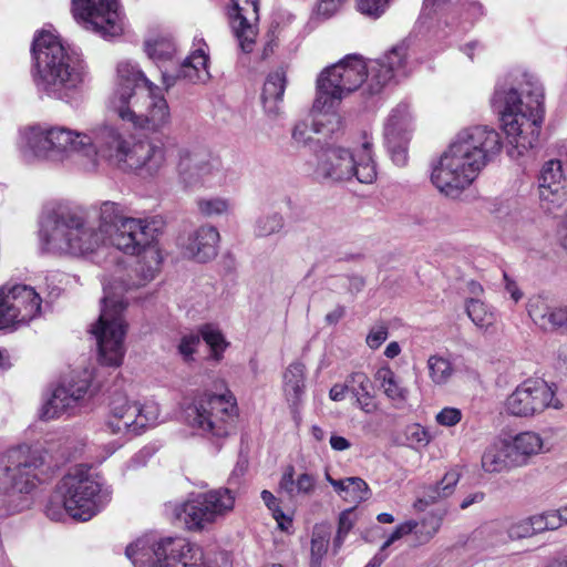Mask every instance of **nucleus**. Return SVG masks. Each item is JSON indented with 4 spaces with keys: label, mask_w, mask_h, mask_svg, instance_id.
<instances>
[{
    "label": "nucleus",
    "mask_w": 567,
    "mask_h": 567,
    "mask_svg": "<svg viewBox=\"0 0 567 567\" xmlns=\"http://www.w3.org/2000/svg\"><path fill=\"white\" fill-rule=\"evenodd\" d=\"M156 238L153 220L128 217L120 204L111 200L89 208L59 207L42 219L40 243L47 252L90 257L110 245L125 255L141 257L134 279L116 278L104 284L101 313L90 330L103 365L117 368L123 362L127 328L124 317L127 301L123 291L144 286L155 278L162 262Z\"/></svg>",
    "instance_id": "obj_1"
},
{
    "label": "nucleus",
    "mask_w": 567,
    "mask_h": 567,
    "mask_svg": "<svg viewBox=\"0 0 567 567\" xmlns=\"http://www.w3.org/2000/svg\"><path fill=\"white\" fill-rule=\"evenodd\" d=\"M514 82L517 87L505 93L498 126L504 135L502 146L512 159L518 161L538 143L544 91L538 80L527 72H517Z\"/></svg>",
    "instance_id": "obj_2"
},
{
    "label": "nucleus",
    "mask_w": 567,
    "mask_h": 567,
    "mask_svg": "<svg viewBox=\"0 0 567 567\" xmlns=\"http://www.w3.org/2000/svg\"><path fill=\"white\" fill-rule=\"evenodd\" d=\"M31 55L34 85L51 99L69 102L90 79L87 64L81 54L65 48L51 32L35 34Z\"/></svg>",
    "instance_id": "obj_3"
},
{
    "label": "nucleus",
    "mask_w": 567,
    "mask_h": 567,
    "mask_svg": "<svg viewBox=\"0 0 567 567\" xmlns=\"http://www.w3.org/2000/svg\"><path fill=\"white\" fill-rule=\"evenodd\" d=\"M496 146V132L486 126L461 131L433 165L431 182L447 197L456 198L477 177Z\"/></svg>",
    "instance_id": "obj_4"
},
{
    "label": "nucleus",
    "mask_w": 567,
    "mask_h": 567,
    "mask_svg": "<svg viewBox=\"0 0 567 567\" xmlns=\"http://www.w3.org/2000/svg\"><path fill=\"white\" fill-rule=\"evenodd\" d=\"M161 90L131 61L117 64L116 87L109 107L134 128L159 133L171 124V112Z\"/></svg>",
    "instance_id": "obj_5"
},
{
    "label": "nucleus",
    "mask_w": 567,
    "mask_h": 567,
    "mask_svg": "<svg viewBox=\"0 0 567 567\" xmlns=\"http://www.w3.org/2000/svg\"><path fill=\"white\" fill-rule=\"evenodd\" d=\"M42 465L40 452L29 447L12 449L0 456V517L28 507L27 495L39 483L38 470Z\"/></svg>",
    "instance_id": "obj_6"
},
{
    "label": "nucleus",
    "mask_w": 567,
    "mask_h": 567,
    "mask_svg": "<svg viewBox=\"0 0 567 567\" xmlns=\"http://www.w3.org/2000/svg\"><path fill=\"white\" fill-rule=\"evenodd\" d=\"M125 555L135 567H218L202 547L179 536L138 538Z\"/></svg>",
    "instance_id": "obj_7"
},
{
    "label": "nucleus",
    "mask_w": 567,
    "mask_h": 567,
    "mask_svg": "<svg viewBox=\"0 0 567 567\" xmlns=\"http://www.w3.org/2000/svg\"><path fill=\"white\" fill-rule=\"evenodd\" d=\"M28 148L35 157L87 171V156L92 155L89 134L66 126L37 125L25 133Z\"/></svg>",
    "instance_id": "obj_8"
},
{
    "label": "nucleus",
    "mask_w": 567,
    "mask_h": 567,
    "mask_svg": "<svg viewBox=\"0 0 567 567\" xmlns=\"http://www.w3.org/2000/svg\"><path fill=\"white\" fill-rule=\"evenodd\" d=\"M364 82L370 92V62L365 63L358 54L347 55L338 63L326 68L318 76L313 110L324 111L338 123L339 115L334 112V107Z\"/></svg>",
    "instance_id": "obj_9"
},
{
    "label": "nucleus",
    "mask_w": 567,
    "mask_h": 567,
    "mask_svg": "<svg viewBox=\"0 0 567 567\" xmlns=\"http://www.w3.org/2000/svg\"><path fill=\"white\" fill-rule=\"evenodd\" d=\"M56 492L68 515L80 522L90 520L111 498V491L102 480L83 465L69 471L59 482Z\"/></svg>",
    "instance_id": "obj_10"
},
{
    "label": "nucleus",
    "mask_w": 567,
    "mask_h": 567,
    "mask_svg": "<svg viewBox=\"0 0 567 567\" xmlns=\"http://www.w3.org/2000/svg\"><path fill=\"white\" fill-rule=\"evenodd\" d=\"M237 416L236 401L226 394H198L184 409L188 426L197 434L209 439L229 435Z\"/></svg>",
    "instance_id": "obj_11"
},
{
    "label": "nucleus",
    "mask_w": 567,
    "mask_h": 567,
    "mask_svg": "<svg viewBox=\"0 0 567 567\" xmlns=\"http://www.w3.org/2000/svg\"><path fill=\"white\" fill-rule=\"evenodd\" d=\"M371 146L365 140L355 153L341 146L324 148L318 155L317 177L329 182H347L355 177L359 183L372 184L377 179V167Z\"/></svg>",
    "instance_id": "obj_12"
},
{
    "label": "nucleus",
    "mask_w": 567,
    "mask_h": 567,
    "mask_svg": "<svg viewBox=\"0 0 567 567\" xmlns=\"http://www.w3.org/2000/svg\"><path fill=\"white\" fill-rule=\"evenodd\" d=\"M235 494L220 487L190 495L176 507V517L192 532L203 530L224 519L235 507Z\"/></svg>",
    "instance_id": "obj_13"
},
{
    "label": "nucleus",
    "mask_w": 567,
    "mask_h": 567,
    "mask_svg": "<svg viewBox=\"0 0 567 567\" xmlns=\"http://www.w3.org/2000/svg\"><path fill=\"white\" fill-rule=\"evenodd\" d=\"M178 183L185 189L220 186L226 171L219 156L206 151L182 147L177 153Z\"/></svg>",
    "instance_id": "obj_14"
},
{
    "label": "nucleus",
    "mask_w": 567,
    "mask_h": 567,
    "mask_svg": "<svg viewBox=\"0 0 567 567\" xmlns=\"http://www.w3.org/2000/svg\"><path fill=\"white\" fill-rule=\"evenodd\" d=\"M92 155L87 156V171L96 168L99 158H105L118 167H123L135 140L124 124L103 122L87 132Z\"/></svg>",
    "instance_id": "obj_15"
},
{
    "label": "nucleus",
    "mask_w": 567,
    "mask_h": 567,
    "mask_svg": "<svg viewBox=\"0 0 567 567\" xmlns=\"http://www.w3.org/2000/svg\"><path fill=\"white\" fill-rule=\"evenodd\" d=\"M158 417L159 406L156 402L147 401L141 404L126 398H118L111 403L106 426L113 434L136 435L156 425Z\"/></svg>",
    "instance_id": "obj_16"
},
{
    "label": "nucleus",
    "mask_w": 567,
    "mask_h": 567,
    "mask_svg": "<svg viewBox=\"0 0 567 567\" xmlns=\"http://www.w3.org/2000/svg\"><path fill=\"white\" fill-rule=\"evenodd\" d=\"M72 10L84 29L104 39L118 37L123 32V18L117 0H73Z\"/></svg>",
    "instance_id": "obj_17"
},
{
    "label": "nucleus",
    "mask_w": 567,
    "mask_h": 567,
    "mask_svg": "<svg viewBox=\"0 0 567 567\" xmlns=\"http://www.w3.org/2000/svg\"><path fill=\"white\" fill-rule=\"evenodd\" d=\"M504 408L509 415L530 417L543 413L547 408L559 409L560 403L545 381L527 379L506 398Z\"/></svg>",
    "instance_id": "obj_18"
},
{
    "label": "nucleus",
    "mask_w": 567,
    "mask_h": 567,
    "mask_svg": "<svg viewBox=\"0 0 567 567\" xmlns=\"http://www.w3.org/2000/svg\"><path fill=\"white\" fill-rule=\"evenodd\" d=\"M498 443V471L526 466L533 457L549 451L535 431H502Z\"/></svg>",
    "instance_id": "obj_19"
},
{
    "label": "nucleus",
    "mask_w": 567,
    "mask_h": 567,
    "mask_svg": "<svg viewBox=\"0 0 567 567\" xmlns=\"http://www.w3.org/2000/svg\"><path fill=\"white\" fill-rule=\"evenodd\" d=\"M413 131L412 116L409 106L398 104L384 123V138L393 163L404 166L408 163V145Z\"/></svg>",
    "instance_id": "obj_20"
},
{
    "label": "nucleus",
    "mask_w": 567,
    "mask_h": 567,
    "mask_svg": "<svg viewBox=\"0 0 567 567\" xmlns=\"http://www.w3.org/2000/svg\"><path fill=\"white\" fill-rule=\"evenodd\" d=\"M230 25L240 50L250 53L256 44L259 0H230Z\"/></svg>",
    "instance_id": "obj_21"
},
{
    "label": "nucleus",
    "mask_w": 567,
    "mask_h": 567,
    "mask_svg": "<svg viewBox=\"0 0 567 567\" xmlns=\"http://www.w3.org/2000/svg\"><path fill=\"white\" fill-rule=\"evenodd\" d=\"M166 162V147L162 140L138 141L134 142L122 168L154 177L165 167Z\"/></svg>",
    "instance_id": "obj_22"
},
{
    "label": "nucleus",
    "mask_w": 567,
    "mask_h": 567,
    "mask_svg": "<svg viewBox=\"0 0 567 567\" xmlns=\"http://www.w3.org/2000/svg\"><path fill=\"white\" fill-rule=\"evenodd\" d=\"M90 384L87 380H70L58 385L40 409V419L44 421L58 419L71 413L79 402L86 395Z\"/></svg>",
    "instance_id": "obj_23"
},
{
    "label": "nucleus",
    "mask_w": 567,
    "mask_h": 567,
    "mask_svg": "<svg viewBox=\"0 0 567 567\" xmlns=\"http://www.w3.org/2000/svg\"><path fill=\"white\" fill-rule=\"evenodd\" d=\"M540 207L547 213L559 209L567 199L566 177L561 162L549 159L544 163L538 177Z\"/></svg>",
    "instance_id": "obj_24"
},
{
    "label": "nucleus",
    "mask_w": 567,
    "mask_h": 567,
    "mask_svg": "<svg viewBox=\"0 0 567 567\" xmlns=\"http://www.w3.org/2000/svg\"><path fill=\"white\" fill-rule=\"evenodd\" d=\"M406 48L396 45L383 58L370 61V93H379L392 79L405 75Z\"/></svg>",
    "instance_id": "obj_25"
},
{
    "label": "nucleus",
    "mask_w": 567,
    "mask_h": 567,
    "mask_svg": "<svg viewBox=\"0 0 567 567\" xmlns=\"http://www.w3.org/2000/svg\"><path fill=\"white\" fill-rule=\"evenodd\" d=\"M218 230L210 225H203L190 231L182 243L184 256L198 262H206L217 255Z\"/></svg>",
    "instance_id": "obj_26"
},
{
    "label": "nucleus",
    "mask_w": 567,
    "mask_h": 567,
    "mask_svg": "<svg viewBox=\"0 0 567 567\" xmlns=\"http://www.w3.org/2000/svg\"><path fill=\"white\" fill-rule=\"evenodd\" d=\"M13 311L17 315V323L25 324L40 317L42 298L35 289L28 285L7 286Z\"/></svg>",
    "instance_id": "obj_27"
},
{
    "label": "nucleus",
    "mask_w": 567,
    "mask_h": 567,
    "mask_svg": "<svg viewBox=\"0 0 567 567\" xmlns=\"http://www.w3.org/2000/svg\"><path fill=\"white\" fill-rule=\"evenodd\" d=\"M527 311L534 323L543 330L567 328V306L551 307L538 296L528 300Z\"/></svg>",
    "instance_id": "obj_28"
},
{
    "label": "nucleus",
    "mask_w": 567,
    "mask_h": 567,
    "mask_svg": "<svg viewBox=\"0 0 567 567\" xmlns=\"http://www.w3.org/2000/svg\"><path fill=\"white\" fill-rule=\"evenodd\" d=\"M179 69L175 75L163 73L166 87L174 84L176 79H186L190 82L204 81L207 75L208 55L203 48L196 49L190 55L178 60Z\"/></svg>",
    "instance_id": "obj_29"
},
{
    "label": "nucleus",
    "mask_w": 567,
    "mask_h": 567,
    "mask_svg": "<svg viewBox=\"0 0 567 567\" xmlns=\"http://www.w3.org/2000/svg\"><path fill=\"white\" fill-rule=\"evenodd\" d=\"M312 113L317 114L315 116L313 123L310 126L307 122L300 121L295 124L291 138L297 146H308L313 142L311 136L312 133L316 134H328L334 132L339 125L340 121L336 123V121L329 116L324 111L319 112L312 109Z\"/></svg>",
    "instance_id": "obj_30"
},
{
    "label": "nucleus",
    "mask_w": 567,
    "mask_h": 567,
    "mask_svg": "<svg viewBox=\"0 0 567 567\" xmlns=\"http://www.w3.org/2000/svg\"><path fill=\"white\" fill-rule=\"evenodd\" d=\"M484 7L476 0H466L454 11L451 19H437L435 35L439 39L445 38L452 30L462 24H471L484 16Z\"/></svg>",
    "instance_id": "obj_31"
},
{
    "label": "nucleus",
    "mask_w": 567,
    "mask_h": 567,
    "mask_svg": "<svg viewBox=\"0 0 567 567\" xmlns=\"http://www.w3.org/2000/svg\"><path fill=\"white\" fill-rule=\"evenodd\" d=\"M287 85V76L284 69L271 72L264 84L261 100L265 112L276 117L280 113V103Z\"/></svg>",
    "instance_id": "obj_32"
},
{
    "label": "nucleus",
    "mask_w": 567,
    "mask_h": 567,
    "mask_svg": "<svg viewBox=\"0 0 567 567\" xmlns=\"http://www.w3.org/2000/svg\"><path fill=\"white\" fill-rule=\"evenodd\" d=\"M306 368L301 362L291 363L284 372V394L293 414L298 413L305 395Z\"/></svg>",
    "instance_id": "obj_33"
},
{
    "label": "nucleus",
    "mask_w": 567,
    "mask_h": 567,
    "mask_svg": "<svg viewBox=\"0 0 567 567\" xmlns=\"http://www.w3.org/2000/svg\"><path fill=\"white\" fill-rule=\"evenodd\" d=\"M144 51L155 62L171 61L175 58L177 48L168 34L150 37L144 42Z\"/></svg>",
    "instance_id": "obj_34"
},
{
    "label": "nucleus",
    "mask_w": 567,
    "mask_h": 567,
    "mask_svg": "<svg viewBox=\"0 0 567 567\" xmlns=\"http://www.w3.org/2000/svg\"><path fill=\"white\" fill-rule=\"evenodd\" d=\"M375 379L380 382L388 399L399 403L406 401L409 390L398 381L395 373L390 368H380L375 373Z\"/></svg>",
    "instance_id": "obj_35"
},
{
    "label": "nucleus",
    "mask_w": 567,
    "mask_h": 567,
    "mask_svg": "<svg viewBox=\"0 0 567 567\" xmlns=\"http://www.w3.org/2000/svg\"><path fill=\"white\" fill-rule=\"evenodd\" d=\"M461 471L458 467H453L447 471L440 483L426 488L425 498L426 503H436L442 498H446L453 494L455 486L461 478Z\"/></svg>",
    "instance_id": "obj_36"
},
{
    "label": "nucleus",
    "mask_w": 567,
    "mask_h": 567,
    "mask_svg": "<svg viewBox=\"0 0 567 567\" xmlns=\"http://www.w3.org/2000/svg\"><path fill=\"white\" fill-rule=\"evenodd\" d=\"M429 378L435 385L447 384L455 373L452 362L440 354H432L426 361Z\"/></svg>",
    "instance_id": "obj_37"
},
{
    "label": "nucleus",
    "mask_w": 567,
    "mask_h": 567,
    "mask_svg": "<svg viewBox=\"0 0 567 567\" xmlns=\"http://www.w3.org/2000/svg\"><path fill=\"white\" fill-rule=\"evenodd\" d=\"M331 532L326 525H316L311 537L310 567H321V561L327 554Z\"/></svg>",
    "instance_id": "obj_38"
},
{
    "label": "nucleus",
    "mask_w": 567,
    "mask_h": 567,
    "mask_svg": "<svg viewBox=\"0 0 567 567\" xmlns=\"http://www.w3.org/2000/svg\"><path fill=\"white\" fill-rule=\"evenodd\" d=\"M442 522V516L433 513L426 514L421 520H414L416 525L413 530L415 544H427L439 533Z\"/></svg>",
    "instance_id": "obj_39"
},
{
    "label": "nucleus",
    "mask_w": 567,
    "mask_h": 567,
    "mask_svg": "<svg viewBox=\"0 0 567 567\" xmlns=\"http://www.w3.org/2000/svg\"><path fill=\"white\" fill-rule=\"evenodd\" d=\"M468 317L472 319L474 324L484 331H494L495 315L489 311L487 306L477 299H472L466 307Z\"/></svg>",
    "instance_id": "obj_40"
},
{
    "label": "nucleus",
    "mask_w": 567,
    "mask_h": 567,
    "mask_svg": "<svg viewBox=\"0 0 567 567\" xmlns=\"http://www.w3.org/2000/svg\"><path fill=\"white\" fill-rule=\"evenodd\" d=\"M284 227L285 218L280 213H267L256 219L254 233L257 237H268L278 234Z\"/></svg>",
    "instance_id": "obj_41"
},
{
    "label": "nucleus",
    "mask_w": 567,
    "mask_h": 567,
    "mask_svg": "<svg viewBox=\"0 0 567 567\" xmlns=\"http://www.w3.org/2000/svg\"><path fill=\"white\" fill-rule=\"evenodd\" d=\"M196 205L198 212L208 218L227 215L231 208L229 199L219 196L200 197Z\"/></svg>",
    "instance_id": "obj_42"
},
{
    "label": "nucleus",
    "mask_w": 567,
    "mask_h": 567,
    "mask_svg": "<svg viewBox=\"0 0 567 567\" xmlns=\"http://www.w3.org/2000/svg\"><path fill=\"white\" fill-rule=\"evenodd\" d=\"M198 334L199 338L202 337L203 340L210 347L214 358L219 360L221 353L227 347V342L225 341L220 330L214 324L207 323L200 327Z\"/></svg>",
    "instance_id": "obj_43"
},
{
    "label": "nucleus",
    "mask_w": 567,
    "mask_h": 567,
    "mask_svg": "<svg viewBox=\"0 0 567 567\" xmlns=\"http://www.w3.org/2000/svg\"><path fill=\"white\" fill-rule=\"evenodd\" d=\"M343 499L349 503H361L370 496V488L361 477H347Z\"/></svg>",
    "instance_id": "obj_44"
},
{
    "label": "nucleus",
    "mask_w": 567,
    "mask_h": 567,
    "mask_svg": "<svg viewBox=\"0 0 567 567\" xmlns=\"http://www.w3.org/2000/svg\"><path fill=\"white\" fill-rule=\"evenodd\" d=\"M530 519L535 535L545 532H555L560 528L555 508L535 514L530 516Z\"/></svg>",
    "instance_id": "obj_45"
},
{
    "label": "nucleus",
    "mask_w": 567,
    "mask_h": 567,
    "mask_svg": "<svg viewBox=\"0 0 567 567\" xmlns=\"http://www.w3.org/2000/svg\"><path fill=\"white\" fill-rule=\"evenodd\" d=\"M17 326V315L13 311L10 298H8L7 286H3L0 288V329Z\"/></svg>",
    "instance_id": "obj_46"
},
{
    "label": "nucleus",
    "mask_w": 567,
    "mask_h": 567,
    "mask_svg": "<svg viewBox=\"0 0 567 567\" xmlns=\"http://www.w3.org/2000/svg\"><path fill=\"white\" fill-rule=\"evenodd\" d=\"M404 435L408 445L414 450L425 447L431 441L429 432L417 423L408 425Z\"/></svg>",
    "instance_id": "obj_47"
},
{
    "label": "nucleus",
    "mask_w": 567,
    "mask_h": 567,
    "mask_svg": "<svg viewBox=\"0 0 567 567\" xmlns=\"http://www.w3.org/2000/svg\"><path fill=\"white\" fill-rule=\"evenodd\" d=\"M503 527L506 529L507 537L511 540L532 537L535 535L530 516L517 522H506L503 524Z\"/></svg>",
    "instance_id": "obj_48"
},
{
    "label": "nucleus",
    "mask_w": 567,
    "mask_h": 567,
    "mask_svg": "<svg viewBox=\"0 0 567 567\" xmlns=\"http://www.w3.org/2000/svg\"><path fill=\"white\" fill-rule=\"evenodd\" d=\"M388 6L389 0H357L359 12L372 19L380 18Z\"/></svg>",
    "instance_id": "obj_49"
},
{
    "label": "nucleus",
    "mask_w": 567,
    "mask_h": 567,
    "mask_svg": "<svg viewBox=\"0 0 567 567\" xmlns=\"http://www.w3.org/2000/svg\"><path fill=\"white\" fill-rule=\"evenodd\" d=\"M352 516H353L352 509L344 511L340 514L338 530H337L336 538L333 540L334 549H338L342 546L346 536L352 529V527L354 525V519Z\"/></svg>",
    "instance_id": "obj_50"
},
{
    "label": "nucleus",
    "mask_w": 567,
    "mask_h": 567,
    "mask_svg": "<svg viewBox=\"0 0 567 567\" xmlns=\"http://www.w3.org/2000/svg\"><path fill=\"white\" fill-rule=\"evenodd\" d=\"M199 342L200 338L198 333H188L181 338L177 350L184 361L188 362L193 360V354L196 352Z\"/></svg>",
    "instance_id": "obj_51"
},
{
    "label": "nucleus",
    "mask_w": 567,
    "mask_h": 567,
    "mask_svg": "<svg viewBox=\"0 0 567 567\" xmlns=\"http://www.w3.org/2000/svg\"><path fill=\"white\" fill-rule=\"evenodd\" d=\"M347 382L349 384V392L352 394V396L368 392L371 389V381L369 377L363 372L351 373L347 378Z\"/></svg>",
    "instance_id": "obj_52"
},
{
    "label": "nucleus",
    "mask_w": 567,
    "mask_h": 567,
    "mask_svg": "<svg viewBox=\"0 0 567 567\" xmlns=\"http://www.w3.org/2000/svg\"><path fill=\"white\" fill-rule=\"evenodd\" d=\"M414 519H410L406 522H403L399 524L394 530L390 534L388 539L383 543L381 549L384 550L388 547H390L394 542L403 538L404 536L413 534V530L415 529Z\"/></svg>",
    "instance_id": "obj_53"
},
{
    "label": "nucleus",
    "mask_w": 567,
    "mask_h": 567,
    "mask_svg": "<svg viewBox=\"0 0 567 567\" xmlns=\"http://www.w3.org/2000/svg\"><path fill=\"white\" fill-rule=\"evenodd\" d=\"M436 422L442 426H454L462 420V412L456 408H444L435 416Z\"/></svg>",
    "instance_id": "obj_54"
},
{
    "label": "nucleus",
    "mask_w": 567,
    "mask_h": 567,
    "mask_svg": "<svg viewBox=\"0 0 567 567\" xmlns=\"http://www.w3.org/2000/svg\"><path fill=\"white\" fill-rule=\"evenodd\" d=\"M353 399H354V404L367 414H373L379 409V405L374 399V395L371 393V391L360 393V394L353 396Z\"/></svg>",
    "instance_id": "obj_55"
},
{
    "label": "nucleus",
    "mask_w": 567,
    "mask_h": 567,
    "mask_svg": "<svg viewBox=\"0 0 567 567\" xmlns=\"http://www.w3.org/2000/svg\"><path fill=\"white\" fill-rule=\"evenodd\" d=\"M343 0H317L315 12L322 19L333 16L340 8Z\"/></svg>",
    "instance_id": "obj_56"
},
{
    "label": "nucleus",
    "mask_w": 567,
    "mask_h": 567,
    "mask_svg": "<svg viewBox=\"0 0 567 567\" xmlns=\"http://www.w3.org/2000/svg\"><path fill=\"white\" fill-rule=\"evenodd\" d=\"M316 478L308 473L300 474L296 480V495H310L316 488Z\"/></svg>",
    "instance_id": "obj_57"
},
{
    "label": "nucleus",
    "mask_w": 567,
    "mask_h": 567,
    "mask_svg": "<svg viewBox=\"0 0 567 567\" xmlns=\"http://www.w3.org/2000/svg\"><path fill=\"white\" fill-rule=\"evenodd\" d=\"M388 338V328L383 324L373 327L367 336V344L378 349Z\"/></svg>",
    "instance_id": "obj_58"
},
{
    "label": "nucleus",
    "mask_w": 567,
    "mask_h": 567,
    "mask_svg": "<svg viewBox=\"0 0 567 567\" xmlns=\"http://www.w3.org/2000/svg\"><path fill=\"white\" fill-rule=\"evenodd\" d=\"M482 467L488 473H494L496 471V451L494 449H489L483 454Z\"/></svg>",
    "instance_id": "obj_59"
},
{
    "label": "nucleus",
    "mask_w": 567,
    "mask_h": 567,
    "mask_svg": "<svg viewBox=\"0 0 567 567\" xmlns=\"http://www.w3.org/2000/svg\"><path fill=\"white\" fill-rule=\"evenodd\" d=\"M280 487L285 489L289 495H296V481L293 480V470L285 473L280 480Z\"/></svg>",
    "instance_id": "obj_60"
},
{
    "label": "nucleus",
    "mask_w": 567,
    "mask_h": 567,
    "mask_svg": "<svg viewBox=\"0 0 567 567\" xmlns=\"http://www.w3.org/2000/svg\"><path fill=\"white\" fill-rule=\"evenodd\" d=\"M347 392H349V384L347 381L343 384L337 383L330 389L329 398L336 402L342 401L346 398Z\"/></svg>",
    "instance_id": "obj_61"
},
{
    "label": "nucleus",
    "mask_w": 567,
    "mask_h": 567,
    "mask_svg": "<svg viewBox=\"0 0 567 567\" xmlns=\"http://www.w3.org/2000/svg\"><path fill=\"white\" fill-rule=\"evenodd\" d=\"M504 281L505 290L511 295L514 302H518L523 297V292L519 290L516 282L511 280L506 272H504Z\"/></svg>",
    "instance_id": "obj_62"
},
{
    "label": "nucleus",
    "mask_w": 567,
    "mask_h": 567,
    "mask_svg": "<svg viewBox=\"0 0 567 567\" xmlns=\"http://www.w3.org/2000/svg\"><path fill=\"white\" fill-rule=\"evenodd\" d=\"M462 51L468 56V59L471 61H474L475 55L480 56L484 52V48L480 42L473 41V42L466 43L462 48Z\"/></svg>",
    "instance_id": "obj_63"
},
{
    "label": "nucleus",
    "mask_w": 567,
    "mask_h": 567,
    "mask_svg": "<svg viewBox=\"0 0 567 567\" xmlns=\"http://www.w3.org/2000/svg\"><path fill=\"white\" fill-rule=\"evenodd\" d=\"M344 315L346 308L338 305L333 310L326 315L324 321L330 326L337 324L344 317Z\"/></svg>",
    "instance_id": "obj_64"
}]
</instances>
